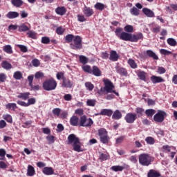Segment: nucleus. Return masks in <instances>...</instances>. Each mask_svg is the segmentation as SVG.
<instances>
[{"label":"nucleus","mask_w":177,"mask_h":177,"mask_svg":"<svg viewBox=\"0 0 177 177\" xmlns=\"http://www.w3.org/2000/svg\"><path fill=\"white\" fill-rule=\"evenodd\" d=\"M137 75L142 81L146 80V72L143 71H138Z\"/></svg>","instance_id":"27"},{"label":"nucleus","mask_w":177,"mask_h":177,"mask_svg":"<svg viewBox=\"0 0 177 177\" xmlns=\"http://www.w3.org/2000/svg\"><path fill=\"white\" fill-rule=\"evenodd\" d=\"M146 53L147 56H149V57H152L153 60H158V56H157V55H156L153 50H147L146 51Z\"/></svg>","instance_id":"25"},{"label":"nucleus","mask_w":177,"mask_h":177,"mask_svg":"<svg viewBox=\"0 0 177 177\" xmlns=\"http://www.w3.org/2000/svg\"><path fill=\"white\" fill-rule=\"evenodd\" d=\"M56 86H57V82H56V80L53 78L46 80L43 83V88L45 91H55Z\"/></svg>","instance_id":"3"},{"label":"nucleus","mask_w":177,"mask_h":177,"mask_svg":"<svg viewBox=\"0 0 177 177\" xmlns=\"http://www.w3.org/2000/svg\"><path fill=\"white\" fill-rule=\"evenodd\" d=\"M3 118L7 121V122H10V124H12L13 122V119L12 118V115L8 114V115H3Z\"/></svg>","instance_id":"43"},{"label":"nucleus","mask_w":177,"mask_h":177,"mask_svg":"<svg viewBox=\"0 0 177 177\" xmlns=\"http://www.w3.org/2000/svg\"><path fill=\"white\" fill-rule=\"evenodd\" d=\"M145 141L148 145H153L155 143L154 138H153V137H147Z\"/></svg>","instance_id":"53"},{"label":"nucleus","mask_w":177,"mask_h":177,"mask_svg":"<svg viewBox=\"0 0 177 177\" xmlns=\"http://www.w3.org/2000/svg\"><path fill=\"white\" fill-rule=\"evenodd\" d=\"M77 20L81 23H84V21H86V19H85V17L84 15H77Z\"/></svg>","instance_id":"63"},{"label":"nucleus","mask_w":177,"mask_h":177,"mask_svg":"<svg viewBox=\"0 0 177 177\" xmlns=\"http://www.w3.org/2000/svg\"><path fill=\"white\" fill-rule=\"evenodd\" d=\"M85 86L86 88V90L90 91V92H92V91H93V88H95V86L93 84H91L90 82H86Z\"/></svg>","instance_id":"34"},{"label":"nucleus","mask_w":177,"mask_h":177,"mask_svg":"<svg viewBox=\"0 0 177 177\" xmlns=\"http://www.w3.org/2000/svg\"><path fill=\"white\" fill-rule=\"evenodd\" d=\"M86 104H87V106H90L91 107H95V106L96 105V100H95V99L87 100Z\"/></svg>","instance_id":"42"},{"label":"nucleus","mask_w":177,"mask_h":177,"mask_svg":"<svg viewBox=\"0 0 177 177\" xmlns=\"http://www.w3.org/2000/svg\"><path fill=\"white\" fill-rule=\"evenodd\" d=\"M13 77L15 80H21L23 78V74L20 71L15 72Z\"/></svg>","instance_id":"36"},{"label":"nucleus","mask_w":177,"mask_h":177,"mask_svg":"<svg viewBox=\"0 0 177 177\" xmlns=\"http://www.w3.org/2000/svg\"><path fill=\"white\" fill-rule=\"evenodd\" d=\"M55 12L59 16H63L66 13V8L64 7H58L55 9Z\"/></svg>","instance_id":"29"},{"label":"nucleus","mask_w":177,"mask_h":177,"mask_svg":"<svg viewBox=\"0 0 177 177\" xmlns=\"http://www.w3.org/2000/svg\"><path fill=\"white\" fill-rule=\"evenodd\" d=\"M30 27L26 26V24H22L18 26V30L19 32H25L26 31H30Z\"/></svg>","instance_id":"17"},{"label":"nucleus","mask_w":177,"mask_h":177,"mask_svg":"<svg viewBox=\"0 0 177 177\" xmlns=\"http://www.w3.org/2000/svg\"><path fill=\"white\" fill-rule=\"evenodd\" d=\"M94 8L97 9V10H103L104 9V4L102 3H97L95 6Z\"/></svg>","instance_id":"45"},{"label":"nucleus","mask_w":177,"mask_h":177,"mask_svg":"<svg viewBox=\"0 0 177 177\" xmlns=\"http://www.w3.org/2000/svg\"><path fill=\"white\" fill-rule=\"evenodd\" d=\"M42 77H44V73L40 71L37 72L35 75L36 80H39V78H42Z\"/></svg>","instance_id":"60"},{"label":"nucleus","mask_w":177,"mask_h":177,"mask_svg":"<svg viewBox=\"0 0 177 177\" xmlns=\"http://www.w3.org/2000/svg\"><path fill=\"white\" fill-rule=\"evenodd\" d=\"M64 99L66 102H70L73 99V95H71V94H66L64 96Z\"/></svg>","instance_id":"62"},{"label":"nucleus","mask_w":177,"mask_h":177,"mask_svg":"<svg viewBox=\"0 0 177 177\" xmlns=\"http://www.w3.org/2000/svg\"><path fill=\"white\" fill-rule=\"evenodd\" d=\"M6 17H8V19H16V17H19V12L10 11L6 15Z\"/></svg>","instance_id":"23"},{"label":"nucleus","mask_w":177,"mask_h":177,"mask_svg":"<svg viewBox=\"0 0 177 177\" xmlns=\"http://www.w3.org/2000/svg\"><path fill=\"white\" fill-rule=\"evenodd\" d=\"M36 100L35 98H30L28 100V106H31V104H35Z\"/></svg>","instance_id":"64"},{"label":"nucleus","mask_w":177,"mask_h":177,"mask_svg":"<svg viewBox=\"0 0 177 177\" xmlns=\"http://www.w3.org/2000/svg\"><path fill=\"white\" fill-rule=\"evenodd\" d=\"M27 35L29 38H32V39H35V38H37V33L32 30H28Z\"/></svg>","instance_id":"44"},{"label":"nucleus","mask_w":177,"mask_h":177,"mask_svg":"<svg viewBox=\"0 0 177 177\" xmlns=\"http://www.w3.org/2000/svg\"><path fill=\"white\" fill-rule=\"evenodd\" d=\"M120 39H122V41H130L131 40V34L125 32H122L121 35L119 37Z\"/></svg>","instance_id":"11"},{"label":"nucleus","mask_w":177,"mask_h":177,"mask_svg":"<svg viewBox=\"0 0 177 177\" xmlns=\"http://www.w3.org/2000/svg\"><path fill=\"white\" fill-rule=\"evenodd\" d=\"M8 76L5 73H0V82H5Z\"/></svg>","instance_id":"58"},{"label":"nucleus","mask_w":177,"mask_h":177,"mask_svg":"<svg viewBox=\"0 0 177 177\" xmlns=\"http://www.w3.org/2000/svg\"><path fill=\"white\" fill-rule=\"evenodd\" d=\"M5 107L7 110H12V111H15V110L17 109V105L16 103H8L6 104Z\"/></svg>","instance_id":"26"},{"label":"nucleus","mask_w":177,"mask_h":177,"mask_svg":"<svg viewBox=\"0 0 177 177\" xmlns=\"http://www.w3.org/2000/svg\"><path fill=\"white\" fill-rule=\"evenodd\" d=\"M124 120L128 124H133L135 122V120H136V114H133L132 113H127Z\"/></svg>","instance_id":"9"},{"label":"nucleus","mask_w":177,"mask_h":177,"mask_svg":"<svg viewBox=\"0 0 177 177\" xmlns=\"http://www.w3.org/2000/svg\"><path fill=\"white\" fill-rule=\"evenodd\" d=\"M140 39H143V34L142 32H139L136 35L131 34V42H138Z\"/></svg>","instance_id":"10"},{"label":"nucleus","mask_w":177,"mask_h":177,"mask_svg":"<svg viewBox=\"0 0 177 177\" xmlns=\"http://www.w3.org/2000/svg\"><path fill=\"white\" fill-rule=\"evenodd\" d=\"M139 163L140 165H142V167H149L150 164H151V162L153 161V159L151 156H150L147 153H142L139 156Z\"/></svg>","instance_id":"2"},{"label":"nucleus","mask_w":177,"mask_h":177,"mask_svg":"<svg viewBox=\"0 0 177 177\" xmlns=\"http://www.w3.org/2000/svg\"><path fill=\"white\" fill-rule=\"evenodd\" d=\"M91 74H93L95 77H100L102 75V71L97 66H94L91 70Z\"/></svg>","instance_id":"16"},{"label":"nucleus","mask_w":177,"mask_h":177,"mask_svg":"<svg viewBox=\"0 0 177 177\" xmlns=\"http://www.w3.org/2000/svg\"><path fill=\"white\" fill-rule=\"evenodd\" d=\"M122 118V113L119 110H116L113 112L112 115L113 120H120Z\"/></svg>","instance_id":"21"},{"label":"nucleus","mask_w":177,"mask_h":177,"mask_svg":"<svg viewBox=\"0 0 177 177\" xmlns=\"http://www.w3.org/2000/svg\"><path fill=\"white\" fill-rule=\"evenodd\" d=\"M151 81L153 84H158L160 82H164V79L160 76L153 75L151 77Z\"/></svg>","instance_id":"15"},{"label":"nucleus","mask_w":177,"mask_h":177,"mask_svg":"<svg viewBox=\"0 0 177 177\" xmlns=\"http://www.w3.org/2000/svg\"><path fill=\"white\" fill-rule=\"evenodd\" d=\"M117 73L121 75H127V70L124 68H120L117 70Z\"/></svg>","instance_id":"50"},{"label":"nucleus","mask_w":177,"mask_h":177,"mask_svg":"<svg viewBox=\"0 0 177 177\" xmlns=\"http://www.w3.org/2000/svg\"><path fill=\"white\" fill-rule=\"evenodd\" d=\"M74 36L71 34L67 35L65 37V41L68 43L70 44V42H73V40H74Z\"/></svg>","instance_id":"41"},{"label":"nucleus","mask_w":177,"mask_h":177,"mask_svg":"<svg viewBox=\"0 0 177 177\" xmlns=\"http://www.w3.org/2000/svg\"><path fill=\"white\" fill-rule=\"evenodd\" d=\"M165 117H167L166 111L158 110L157 113L153 116V121H155V122H162L164 120H165Z\"/></svg>","instance_id":"7"},{"label":"nucleus","mask_w":177,"mask_h":177,"mask_svg":"<svg viewBox=\"0 0 177 177\" xmlns=\"http://www.w3.org/2000/svg\"><path fill=\"white\" fill-rule=\"evenodd\" d=\"M5 156H6V151L3 149H0V160H4L5 159Z\"/></svg>","instance_id":"57"},{"label":"nucleus","mask_w":177,"mask_h":177,"mask_svg":"<svg viewBox=\"0 0 177 177\" xmlns=\"http://www.w3.org/2000/svg\"><path fill=\"white\" fill-rule=\"evenodd\" d=\"M79 59L80 63H82V64H86V63H88V58L84 55H80L79 57Z\"/></svg>","instance_id":"46"},{"label":"nucleus","mask_w":177,"mask_h":177,"mask_svg":"<svg viewBox=\"0 0 177 177\" xmlns=\"http://www.w3.org/2000/svg\"><path fill=\"white\" fill-rule=\"evenodd\" d=\"M148 177H160L161 176V174L158 173V171H156V170H150L147 174Z\"/></svg>","instance_id":"28"},{"label":"nucleus","mask_w":177,"mask_h":177,"mask_svg":"<svg viewBox=\"0 0 177 177\" xmlns=\"http://www.w3.org/2000/svg\"><path fill=\"white\" fill-rule=\"evenodd\" d=\"M109 59L112 62H117L118 60V54L116 51H111Z\"/></svg>","instance_id":"24"},{"label":"nucleus","mask_w":177,"mask_h":177,"mask_svg":"<svg viewBox=\"0 0 177 177\" xmlns=\"http://www.w3.org/2000/svg\"><path fill=\"white\" fill-rule=\"evenodd\" d=\"M93 125V120L92 118H87L86 115L81 116L79 120L80 127H92Z\"/></svg>","instance_id":"5"},{"label":"nucleus","mask_w":177,"mask_h":177,"mask_svg":"<svg viewBox=\"0 0 177 177\" xmlns=\"http://www.w3.org/2000/svg\"><path fill=\"white\" fill-rule=\"evenodd\" d=\"M62 86H64V88H72L73 82L70 81L68 79L64 78Z\"/></svg>","instance_id":"19"},{"label":"nucleus","mask_w":177,"mask_h":177,"mask_svg":"<svg viewBox=\"0 0 177 177\" xmlns=\"http://www.w3.org/2000/svg\"><path fill=\"white\" fill-rule=\"evenodd\" d=\"M145 113L147 117H153L156 114V110L154 109H147L145 111Z\"/></svg>","instance_id":"40"},{"label":"nucleus","mask_w":177,"mask_h":177,"mask_svg":"<svg viewBox=\"0 0 177 177\" xmlns=\"http://www.w3.org/2000/svg\"><path fill=\"white\" fill-rule=\"evenodd\" d=\"M64 31H66V29H64L62 27H58L56 29V32H57V34H58V35H63V34L64 33Z\"/></svg>","instance_id":"52"},{"label":"nucleus","mask_w":177,"mask_h":177,"mask_svg":"<svg viewBox=\"0 0 177 177\" xmlns=\"http://www.w3.org/2000/svg\"><path fill=\"white\" fill-rule=\"evenodd\" d=\"M46 140H48L49 145L55 143V136H48L46 137Z\"/></svg>","instance_id":"49"},{"label":"nucleus","mask_w":177,"mask_h":177,"mask_svg":"<svg viewBox=\"0 0 177 177\" xmlns=\"http://www.w3.org/2000/svg\"><path fill=\"white\" fill-rule=\"evenodd\" d=\"M30 97V93H21L17 95L18 99H22V100H27Z\"/></svg>","instance_id":"30"},{"label":"nucleus","mask_w":177,"mask_h":177,"mask_svg":"<svg viewBox=\"0 0 177 177\" xmlns=\"http://www.w3.org/2000/svg\"><path fill=\"white\" fill-rule=\"evenodd\" d=\"M49 42H50V39H49V37H43L41 38V43L42 44H49Z\"/></svg>","instance_id":"59"},{"label":"nucleus","mask_w":177,"mask_h":177,"mask_svg":"<svg viewBox=\"0 0 177 177\" xmlns=\"http://www.w3.org/2000/svg\"><path fill=\"white\" fill-rule=\"evenodd\" d=\"M1 67H3V68H5L6 70H10V68H12V65L7 62H3L1 64Z\"/></svg>","instance_id":"39"},{"label":"nucleus","mask_w":177,"mask_h":177,"mask_svg":"<svg viewBox=\"0 0 177 177\" xmlns=\"http://www.w3.org/2000/svg\"><path fill=\"white\" fill-rule=\"evenodd\" d=\"M32 64L33 67H38L39 66V64H41V62H39V60H38V59H34L32 61Z\"/></svg>","instance_id":"56"},{"label":"nucleus","mask_w":177,"mask_h":177,"mask_svg":"<svg viewBox=\"0 0 177 177\" xmlns=\"http://www.w3.org/2000/svg\"><path fill=\"white\" fill-rule=\"evenodd\" d=\"M115 35H117V37L118 38H120L121 37V32H122V28H118L115 30Z\"/></svg>","instance_id":"61"},{"label":"nucleus","mask_w":177,"mask_h":177,"mask_svg":"<svg viewBox=\"0 0 177 177\" xmlns=\"http://www.w3.org/2000/svg\"><path fill=\"white\" fill-rule=\"evenodd\" d=\"M84 71L86 73H88L89 74H92V69L91 68V66L86 65L82 67Z\"/></svg>","instance_id":"55"},{"label":"nucleus","mask_w":177,"mask_h":177,"mask_svg":"<svg viewBox=\"0 0 177 177\" xmlns=\"http://www.w3.org/2000/svg\"><path fill=\"white\" fill-rule=\"evenodd\" d=\"M34 175H35V169H34V167L29 165L28 166V169H27V176H34Z\"/></svg>","instance_id":"22"},{"label":"nucleus","mask_w":177,"mask_h":177,"mask_svg":"<svg viewBox=\"0 0 177 177\" xmlns=\"http://www.w3.org/2000/svg\"><path fill=\"white\" fill-rule=\"evenodd\" d=\"M3 49L6 53H8L9 55H12V53H13V50H12V46L10 45L4 46Z\"/></svg>","instance_id":"32"},{"label":"nucleus","mask_w":177,"mask_h":177,"mask_svg":"<svg viewBox=\"0 0 177 177\" xmlns=\"http://www.w3.org/2000/svg\"><path fill=\"white\" fill-rule=\"evenodd\" d=\"M68 145H71L74 150L77 153H81L82 149H81V142L80 138L77 137L75 134H71L68 137Z\"/></svg>","instance_id":"1"},{"label":"nucleus","mask_w":177,"mask_h":177,"mask_svg":"<svg viewBox=\"0 0 177 177\" xmlns=\"http://www.w3.org/2000/svg\"><path fill=\"white\" fill-rule=\"evenodd\" d=\"M71 49H82V39L80 36H75L73 39V43L70 44Z\"/></svg>","instance_id":"6"},{"label":"nucleus","mask_w":177,"mask_h":177,"mask_svg":"<svg viewBox=\"0 0 177 177\" xmlns=\"http://www.w3.org/2000/svg\"><path fill=\"white\" fill-rule=\"evenodd\" d=\"M128 64H129V66H130V67H131V68H138V64H136L135 60H133L132 59H129L128 60Z\"/></svg>","instance_id":"33"},{"label":"nucleus","mask_w":177,"mask_h":177,"mask_svg":"<svg viewBox=\"0 0 177 177\" xmlns=\"http://www.w3.org/2000/svg\"><path fill=\"white\" fill-rule=\"evenodd\" d=\"M98 136H100V142H102V143H109V138L106 129H100L98 130Z\"/></svg>","instance_id":"8"},{"label":"nucleus","mask_w":177,"mask_h":177,"mask_svg":"<svg viewBox=\"0 0 177 177\" xmlns=\"http://www.w3.org/2000/svg\"><path fill=\"white\" fill-rule=\"evenodd\" d=\"M17 46L19 48L21 52H23L24 53H26V52L28 51V48H27V46L24 45L18 44Z\"/></svg>","instance_id":"48"},{"label":"nucleus","mask_w":177,"mask_h":177,"mask_svg":"<svg viewBox=\"0 0 177 177\" xmlns=\"http://www.w3.org/2000/svg\"><path fill=\"white\" fill-rule=\"evenodd\" d=\"M104 84L105 85V86L104 87V91H106V93H115L116 96H120V94L114 90L115 86L111 81L108 79L104 80Z\"/></svg>","instance_id":"4"},{"label":"nucleus","mask_w":177,"mask_h":177,"mask_svg":"<svg viewBox=\"0 0 177 177\" xmlns=\"http://www.w3.org/2000/svg\"><path fill=\"white\" fill-rule=\"evenodd\" d=\"M130 13L132 15V16H139L140 15V11L138 8L133 7L131 9H130Z\"/></svg>","instance_id":"31"},{"label":"nucleus","mask_w":177,"mask_h":177,"mask_svg":"<svg viewBox=\"0 0 177 177\" xmlns=\"http://www.w3.org/2000/svg\"><path fill=\"white\" fill-rule=\"evenodd\" d=\"M100 115H107L108 117H111L113 115V111L111 109H102L100 112Z\"/></svg>","instance_id":"20"},{"label":"nucleus","mask_w":177,"mask_h":177,"mask_svg":"<svg viewBox=\"0 0 177 177\" xmlns=\"http://www.w3.org/2000/svg\"><path fill=\"white\" fill-rule=\"evenodd\" d=\"M160 53L161 55H164L165 56H168V55H171L172 53L166 49H160Z\"/></svg>","instance_id":"54"},{"label":"nucleus","mask_w":177,"mask_h":177,"mask_svg":"<svg viewBox=\"0 0 177 177\" xmlns=\"http://www.w3.org/2000/svg\"><path fill=\"white\" fill-rule=\"evenodd\" d=\"M142 13H144L147 17H154V12L147 8L142 9Z\"/></svg>","instance_id":"14"},{"label":"nucleus","mask_w":177,"mask_h":177,"mask_svg":"<svg viewBox=\"0 0 177 177\" xmlns=\"http://www.w3.org/2000/svg\"><path fill=\"white\" fill-rule=\"evenodd\" d=\"M111 169H112V171H114L115 172H118L119 171H122L124 169V167L120 165L112 166L111 167Z\"/></svg>","instance_id":"35"},{"label":"nucleus","mask_w":177,"mask_h":177,"mask_svg":"<svg viewBox=\"0 0 177 177\" xmlns=\"http://www.w3.org/2000/svg\"><path fill=\"white\" fill-rule=\"evenodd\" d=\"M62 111V109L60 108H55L53 109V113L54 115H57V117H59L60 115V112Z\"/></svg>","instance_id":"51"},{"label":"nucleus","mask_w":177,"mask_h":177,"mask_svg":"<svg viewBox=\"0 0 177 177\" xmlns=\"http://www.w3.org/2000/svg\"><path fill=\"white\" fill-rule=\"evenodd\" d=\"M42 172L44 174V175H53V174H55L53 168L48 167H44L42 170Z\"/></svg>","instance_id":"18"},{"label":"nucleus","mask_w":177,"mask_h":177,"mask_svg":"<svg viewBox=\"0 0 177 177\" xmlns=\"http://www.w3.org/2000/svg\"><path fill=\"white\" fill-rule=\"evenodd\" d=\"M83 13L86 16V17H91L93 15V10L89 7L85 6L83 9Z\"/></svg>","instance_id":"12"},{"label":"nucleus","mask_w":177,"mask_h":177,"mask_svg":"<svg viewBox=\"0 0 177 177\" xmlns=\"http://www.w3.org/2000/svg\"><path fill=\"white\" fill-rule=\"evenodd\" d=\"M80 118L77 116H73L70 119V124L73 127H78V124L80 125Z\"/></svg>","instance_id":"13"},{"label":"nucleus","mask_w":177,"mask_h":177,"mask_svg":"<svg viewBox=\"0 0 177 177\" xmlns=\"http://www.w3.org/2000/svg\"><path fill=\"white\" fill-rule=\"evenodd\" d=\"M11 2L12 5L17 8H19V6H21L23 5V1L21 0H12Z\"/></svg>","instance_id":"37"},{"label":"nucleus","mask_w":177,"mask_h":177,"mask_svg":"<svg viewBox=\"0 0 177 177\" xmlns=\"http://www.w3.org/2000/svg\"><path fill=\"white\" fill-rule=\"evenodd\" d=\"M126 32H133V26L131 25H127L124 28Z\"/></svg>","instance_id":"47"},{"label":"nucleus","mask_w":177,"mask_h":177,"mask_svg":"<svg viewBox=\"0 0 177 177\" xmlns=\"http://www.w3.org/2000/svg\"><path fill=\"white\" fill-rule=\"evenodd\" d=\"M167 44L170 45V46H176L177 42L176 40L174 38H169L167 39Z\"/></svg>","instance_id":"38"}]
</instances>
